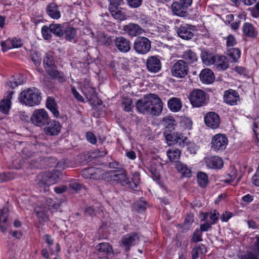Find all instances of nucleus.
Returning a JSON list of instances; mask_svg holds the SVG:
<instances>
[{
    "instance_id": "nucleus-36",
    "label": "nucleus",
    "mask_w": 259,
    "mask_h": 259,
    "mask_svg": "<svg viewBox=\"0 0 259 259\" xmlns=\"http://www.w3.org/2000/svg\"><path fill=\"white\" fill-rule=\"evenodd\" d=\"M111 15L117 21H121L126 19V15L121 8H118L115 10L109 11Z\"/></svg>"
},
{
    "instance_id": "nucleus-16",
    "label": "nucleus",
    "mask_w": 259,
    "mask_h": 259,
    "mask_svg": "<svg viewBox=\"0 0 259 259\" xmlns=\"http://www.w3.org/2000/svg\"><path fill=\"white\" fill-rule=\"evenodd\" d=\"M146 65L147 70L152 73H157L161 69V63L156 56H150L146 60Z\"/></svg>"
},
{
    "instance_id": "nucleus-56",
    "label": "nucleus",
    "mask_w": 259,
    "mask_h": 259,
    "mask_svg": "<svg viewBox=\"0 0 259 259\" xmlns=\"http://www.w3.org/2000/svg\"><path fill=\"white\" fill-rule=\"evenodd\" d=\"M209 218L212 221L211 224H214L219 219V213L216 210H213L209 213Z\"/></svg>"
},
{
    "instance_id": "nucleus-23",
    "label": "nucleus",
    "mask_w": 259,
    "mask_h": 259,
    "mask_svg": "<svg viewBox=\"0 0 259 259\" xmlns=\"http://www.w3.org/2000/svg\"><path fill=\"white\" fill-rule=\"evenodd\" d=\"M123 30L131 36H136L141 34L143 31L142 28L138 24L130 23L125 25Z\"/></svg>"
},
{
    "instance_id": "nucleus-28",
    "label": "nucleus",
    "mask_w": 259,
    "mask_h": 259,
    "mask_svg": "<svg viewBox=\"0 0 259 259\" xmlns=\"http://www.w3.org/2000/svg\"><path fill=\"white\" fill-rule=\"evenodd\" d=\"M167 106L171 111L177 112L181 110L182 103L181 100L178 98L172 97L168 100Z\"/></svg>"
},
{
    "instance_id": "nucleus-14",
    "label": "nucleus",
    "mask_w": 259,
    "mask_h": 259,
    "mask_svg": "<svg viewBox=\"0 0 259 259\" xmlns=\"http://www.w3.org/2000/svg\"><path fill=\"white\" fill-rule=\"evenodd\" d=\"M223 98L225 103L231 106L237 105L240 101L239 94L235 90L232 89L225 92Z\"/></svg>"
},
{
    "instance_id": "nucleus-4",
    "label": "nucleus",
    "mask_w": 259,
    "mask_h": 259,
    "mask_svg": "<svg viewBox=\"0 0 259 259\" xmlns=\"http://www.w3.org/2000/svg\"><path fill=\"white\" fill-rule=\"evenodd\" d=\"M43 64L46 71L51 78L57 79L60 82L66 81L64 74L57 69L53 58L51 55L46 54L43 59Z\"/></svg>"
},
{
    "instance_id": "nucleus-61",
    "label": "nucleus",
    "mask_w": 259,
    "mask_h": 259,
    "mask_svg": "<svg viewBox=\"0 0 259 259\" xmlns=\"http://www.w3.org/2000/svg\"><path fill=\"white\" fill-rule=\"evenodd\" d=\"M33 153L29 151L27 148H25L22 151V156L24 158H29L33 156Z\"/></svg>"
},
{
    "instance_id": "nucleus-40",
    "label": "nucleus",
    "mask_w": 259,
    "mask_h": 259,
    "mask_svg": "<svg viewBox=\"0 0 259 259\" xmlns=\"http://www.w3.org/2000/svg\"><path fill=\"white\" fill-rule=\"evenodd\" d=\"M227 54L232 59L233 62H237L240 57L241 52L238 48H230L227 50Z\"/></svg>"
},
{
    "instance_id": "nucleus-19",
    "label": "nucleus",
    "mask_w": 259,
    "mask_h": 259,
    "mask_svg": "<svg viewBox=\"0 0 259 259\" xmlns=\"http://www.w3.org/2000/svg\"><path fill=\"white\" fill-rule=\"evenodd\" d=\"M115 44L118 51L122 53H127L131 50V42L130 40L123 36L116 37Z\"/></svg>"
},
{
    "instance_id": "nucleus-43",
    "label": "nucleus",
    "mask_w": 259,
    "mask_h": 259,
    "mask_svg": "<svg viewBox=\"0 0 259 259\" xmlns=\"http://www.w3.org/2000/svg\"><path fill=\"white\" fill-rule=\"evenodd\" d=\"M30 58L36 66H38L41 63V58L40 54L35 51L32 52L30 54Z\"/></svg>"
},
{
    "instance_id": "nucleus-30",
    "label": "nucleus",
    "mask_w": 259,
    "mask_h": 259,
    "mask_svg": "<svg viewBox=\"0 0 259 259\" xmlns=\"http://www.w3.org/2000/svg\"><path fill=\"white\" fill-rule=\"evenodd\" d=\"M8 218V211L6 208H4L1 211L0 213V229L2 232H6L7 227V220Z\"/></svg>"
},
{
    "instance_id": "nucleus-57",
    "label": "nucleus",
    "mask_w": 259,
    "mask_h": 259,
    "mask_svg": "<svg viewBox=\"0 0 259 259\" xmlns=\"http://www.w3.org/2000/svg\"><path fill=\"white\" fill-rule=\"evenodd\" d=\"M92 167L83 169L81 171L82 176L85 179H92Z\"/></svg>"
},
{
    "instance_id": "nucleus-33",
    "label": "nucleus",
    "mask_w": 259,
    "mask_h": 259,
    "mask_svg": "<svg viewBox=\"0 0 259 259\" xmlns=\"http://www.w3.org/2000/svg\"><path fill=\"white\" fill-rule=\"evenodd\" d=\"M162 124L169 131H172L177 125V122L171 116H167L162 119Z\"/></svg>"
},
{
    "instance_id": "nucleus-53",
    "label": "nucleus",
    "mask_w": 259,
    "mask_h": 259,
    "mask_svg": "<svg viewBox=\"0 0 259 259\" xmlns=\"http://www.w3.org/2000/svg\"><path fill=\"white\" fill-rule=\"evenodd\" d=\"M122 0H110L109 10H115L120 8L119 6L121 5Z\"/></svg>"
},
{
    "instance_id": "nucleus-22",
    "label": "nucleus",
    "mask_w": 259,
    "mask_h": 259,
    "mask_svg": "<svg viewBox=\"0 0 259 259\" xmlns=\"http://www.w3.org/2000/svg\"><path fill=\"white\" fill-rule=\"evenodd\" d=\"M182 61H184L186 64H192L198 61V57L196 53L191 49L184 51L181 56Z\"/></svg>"
},
{
    "instance_id": "nucleus-8",
    "label": "nucleus",
    "mask_w": 259,
    "mask_h": 259,
    "mask_svg": "<svg viewBox=\"0 0 259 259\" xmlns=\"http://www.w3.org/2000/svg\"><path fill=\"white\" fill-rule=\"evenodd\" d=\"M151 48V41L146 37H138L134 43V49L139 54L144 55L148 53Z\"/></svg>"
},
{
    "instance_id": "nucleus-12",
    "label": "nucleus",
    "mask_w": 259,
    "mask_h": 259,
    "mask_svg": "<svg viewBox=\"0 0 259 259\" xmlns=\"http://www.w3.org/2000/svg\"><path fill=\"white\" fill-rule=\"evenodd\" d=\"M194 26L190 25H181L177 29L178 35L182 39H191L194 36Z\"/></svg>"
},
{
    "instance_id": "nucleus-15",
    "label": "nucleus",
    "mask_w": 259,
    "mask_h": 259,
    "mask_svg": "<svg viewBox=\"0 0 259 259\" xmlns=\"http://www.w3.org/2000/svg\"><path fill=\"white\" fill-rule=\"evenodd\" d=\"M96 248L97 256L100 258L107 257L109 255L113 253L112 246L107 242L99 243Z\"/></svg>"
},
{
    "instance_id": "nucleus-24",
    "label": "nucleus",
    "mask_w": 259,
    "mask_h": 259,
    "mask_svg": "<svg viewBox=\"0 0 259 259\" xmlns=\"http://www.w3.org/2000/svg\"><path fill=\"white\" fill-rule=\"evenodd\" d=\"M46 11L48 16L52 19H58L61 17L58 6L54 3L49 4L46 7Z\"/></svg>"
},
{
    "instance_id": "nucleus-38",
    "label": "nucleus",
    "mask_w": 259,
    "mask_h": 259,
    "mask_svg": "<svg viewBox=\"0 0 259 259\" xmlns=\"http://www.w3.org/2000/svg\"><path fill=\"white\" fill-rule=\"evenodd\" d=\"M108 172L99 168L92 167V179L96 180H99L105 179V176Z\"/></svg>"
},
{
    "instance_id": "nucleus-63",
    "label": "nucleus",
    "mask_w": 259,
    "mask_h": 259,
    "mask_svg": "<svg viewBox=\"0 0 259 259\" xmlns=\"http://www.w3.org/2000/svg\"><path fill=\"white\" fill-rule=\"evenodd\" d=\"M211 225L212 224L209 223L208 222H206L203 224H201L200 226V230L201 232H205L207 231L209 229H210L211 227Z\"/></svg>"
},
{
    "instance_id": "nucleus-44",
    "label": "nucleus",
    "mask_w": 259,
    "mask_h": 259,
    "mask_svg": "<svg viewBox=\"0 0 259 259\" xmlns=\"http://www.w3.org/2000/svg\"><path fill=\"white\" fill-rule=\"evenodd\" d=\"M98 41L101 45L108 46L111 42V38L105 34H100L98 36Z\"/></svg>"
},
{
    "instance_id": "nucleus-48",
    "label": "nucleus",
    "mask_w": 259,
    "mask_h": 259,
    "mask_svg": "<svg viewBox=\"0 0 259 259\" xmlns=\"http://www.w3.org/2000/svg\"><path fill=\"white\" fill-rule=\"evenodd\" d=\"M132 100L131 98H126L124 99L122 103V107L124 111L130 112L132 109Z\"/></svg>"
},
{
    "instance_id": "nucleus-31",
    "label": "nucleus",
    "mask_w": 259,
    "mask_h": 259,
    "mask_svg": "<svg viewBox=\"0 0 259 259\" xmlns=\"http://www.w3.org/2000/svg\"><path fill=\"white\" fill-rule=\"evenodd\" d=\"M166 154L169 161L171 162H178L181 155L180 150L176 148H170L166 151Z\"/></svg>"
},
{
    "instance_id": "nucleus-64",
    "label": "nucleus",
    "mask_w": 259,
    "mask_h": 259,
    "mask_svg": "<svg viewBox=\"0 0 259 259\" xmlns=\"http://www.w3.org/2000/svg\"><path fill=\"white\" fill-rule=\"evenodd\" d=\"M252 183L256 186H259V171L256 170L252 178Z\"/></svg>"
},
{
    "instance_id": "nucleus-50",
    "label": "nucleus",
    "mask_w": 259,
    "mask_h": 259,
    "mask_svg": "<svg viewBox=\"0 0 259 259\" xmlns=\"http://www.w3.org/2000/svg\"><path fill=\"white\" fill-rule=\"evenodd\" d=\"M51 29L50 26H44L41 28V33L44 38L46 40H49L51 38L52 35L51 34Z\"/></svg>"
},
{
    "instance_id": "nucleus-10",
    "label": "nucleus",
    "mask_w": 259,
    "mask_h": 259,
    "mask_svg": "<svg viewBox=\"0 0 259 259\" xmlns=\"http://www.w3.org/2000/svg\"><path fill=\"white\" fill-rule=\"evenodd\" d=\"M189 99L193 107H200L205 104L206 93L200 89L194 90L190 95Z\"/></svg>"
},
{
    "instance_id": "nucleus-1",
    "label": "nucleus",
    "mask_w": 259,
    "mask_h": 259,
    "mask_svg": "<svg viewBox=\"0 0 259 259\" xmlns=\"http://www.w3.org/2000/svg\"><path fill=\"white\" fill-rule=\"evenodd\" d=\"M136 106L140 113H149L152 115L158 116L162 111L163 102L157 95L150 94L138 100Z\"/></svg>"
},
{
    "instance_id": "nucleus-13",
    "label": "nucleus",
    "mask_w": 259,
    "mask_h": 259,
    "mask_svg": "<svg viewBox=\"0 0 259 259\" xmlns=\"http://www.w3.org/2000/svg\"><path fill=\"white\" fill-rule=\"evenodd\" d=\"M204 122L208 127L212 129L217 128L220 123V116L214 112H209L205 115Z\"/></svg>"
},
{
    "instance_id": "nucleus-51",
    "label": "nucleus",
    "mask_w": 259,
    "mask_h": 259,
    "mask_svg": "<svg viewBox=\"0 0 259 259\" xmlns=\"http://www.w3.org/2000/svg\"><path fill=\"white\" fill-rule=\"evenodd\" d=\"M13 42L11 41L10 39L6 40V41H3L1 43V47L3 52H6L8 50L13 48Z\"/></svg>"
},
{
    "instance_id": "nucleus-11",
    "label": "nucleus",
    "mask_w": 259,
    "mask_h": 259,
    "mask_svg": "<svg viewBox=\"0 0 259 259\" xmlns=\"http://www.w3.org/2000/svg\"><path fill=\"white\" fill-rule=\"evenodd\" d=\"M165 139L168 145L178 144L180 147L184 146V144L187 139L182 134L177 132L167 134L165 136Z\"/></svg>"
},
{
    "instance_id": "nucleus-46",
    "label": "nucleus",
    "mask_w": 259,
    "mask_h": 259,
    "mask_svg": "<svg viewBox=\"0 0 259 259\" xmlns=\"http://www.w3.org/2000/svg\"><path fill=\"white\" fill-rule=\"evenodd\" d=\"M35 211L39 224H43L44 222L48 220V217L45 211L36 210Z\"/></svg>"
},
{
    "instance_id": "nucleus-37",
    "label": "nucleus",
    "mask_w": 259,
    "mask_h": 259,
    "mask_svg": "<svg viewBox=\"0 0 259 259\" xmlns=\"http://www.w3.org/2000/svg\"><path fill=\"white\" fill-rule=\"evenodd\" d=\"M201 58L203 63L206 65H211L214 63L213 61H214L215 56H213L207 52L203 51L201 54Z\"/></svg>"
},
{
    "instance_id": "nucleus-25",
    "label": "nucleus",
    "mask_w": 259,
    "mask_h": 259,
    "mask_svg": "<svg viewBox=\"0 0 259 259\" xmlns=\"http://www.w3.org/2000/svg\"><path fill=\"white\" fill-rule=\"evenodd\" d=\"M213 61V64L219 71L225 70L229 67L228 61L224 56L216 55Z\"/></svg>"
},
{
    "instance_id": "nucleus-60",
    "label": "nucleus",
    "mask_w": 259,
    "mask_h": 259,
    "mask_svg": "<svg viewBox=\"0 0 259 259\" xmlns=\"http://www.w3.org/2000/svg\"><path fill=\"white\" fill-rule=\"evenodd\" d=\"M72 93L76 99L81 102H84V100L83 97L73 88H72Z\"/></svg>"
},
{
    "instance_id": "nucleus-2",
    "label": "nucleus",
    "mask_w": 259,
    "mask_h": 259,
    "mask_svg": "<svg viewBox=\"0 0 259 259\" xmlns=\"http://www.w3.org/2000/svg\"><path fill=\"white\" fill-rule=\"evenodd\" d=\"M107 174L110 175L114 180L120 182L122 186L133 190H138V186L140 184V177L139 173L136 172L134 174L132 181L127 176L125 170L122 168L118 170H111Z\"/></svg>"
},
{
    "instance_id": "nucleus-55",
    "label": "nucleus",
    "mask_w": 259,
    "mask_h": 259,
    "mask_svg": "<svg viewBox=\"0 0 259 259\" xmlns=\"http://www.w3.org/2000/svg\"><path fill=\"white\" fill-rule=\"evenodd\" d=\"M86 138L88 142L92 144H95L97 143V138L96 136L92 132H88L85 134Z\"/></svg>"
},
{
    "instance_id": "nucleus-42",
    "label": "nucleus",
    "mask_w": 259,
    "mask_h": 259,
    "mask_svg": "<svg viewBox=\"0 0 259 259\" xmlns=\"http://www.w3.org/2000/svg\"><path fill=\"white\" fill-rule=\"evenodd\" d=\"M83 94L87 98L91 100L96 97V91L93 88H87L83 90Z\"/></svg>"
},
{
    "instance_id": "nucleus-29",
    "label": "nucleus",
    "mask_w": 259,
    "mask_h": 259,
    "mask_svg": "<svg viewBox=\"0 0 259 259\" xmlns=\"http://www.w3.org/2000/svg\"><path fill=\"white\" fill-rule=\"evenodd\" d=\"M139 237L137 234H130L124 236L122 239L123 244L128 247L127 250H129V247L135 245L138 241Z\"/></svg>"
},
{
    "instance_id": "nucleus-6",
    "label": "nucleus",
    "mask_w": 259,
    "mask_h": 259,
    "mask_svg": "<svg viewBox=\"0 0 259 259\" xmlns=\"http://www.w3.org/2000/svg\"><path fill=\"white\" fill-rule=\"evenodd\" d=\"M49 119L48 113L44 109L35 110L31 117L32 123L34 125L39 127L45 125Z\"/></svg>"
},
{
    "instance_id": "nucleus-7",
    "label": "nucleus",
    "mask_w": 259,
    "mask_h": 259,
    "mask_svg": "<svg viewBox=\"0 0 259 259\" xmlns=\"http://www.w3.org/2000/svg\"><path fill=\"white\" fill-rule=\"evenodd\" d=\"M170 72L174 77L182 78L187 75L189 72V67L184 61L179 60L172 65Z\"/></svg>"
},
{
    "instance_id": "nucleus-21",
    "label": "nucleus",
    "mask_w": 259,
    "mask_h": 259,
    "mask_svg": "<svg viewBox=\"0 0 259 259\" xmlns=\"http://www.w3.org/2000/svg\"><path fill=\"white\" fill-rule=\"evenodd\" d=\"M188 8L182 5L181 3L175 2L171 5V10L174 14L179 17H186L188 16Z\"/></svg>"
},
{
    "instance_id": "nucleus-39",
    "label": "nucleus",
    "mask_w": 259,
    "mask_h": 259,
    "mask_svg": "<svg viewBox=\"0 0 259 259\" xmlns=\"http://www.w3.org/2000/svg\"><path fill=\"white\" fill-rule=\"evenodd\" d=\"M197 182L201 188H205L208 184V179L207 175L203 172H199L197 175Z\"/></svg>"
},
{
    "instance_id": "nucleus-47",
    "label": "nucleus",
    "mask_w": 259,
    "mask_h": 259,
    "mask_svg": "<svg viewBox=\"0 0 259 259\" xmlns=\"http://www.w3.org/2000/svg\"><path fill=\"white\" fill-rule=\"evenodd\" d=\"M202 241V232L198 229L195 230L193 233L191 241L196 243Z\"/></svg>"
},
{
    "instance_id": "nucleus-58",
    "label": "nucleus",
    "mask_w": 259,
    "mask_h": 259,
    "mask_svg": "<svg viewBox=\"0 0 259 259\" xmlns=\"http://www.w3.org/2000/svg\"><path fill=\"white\" fill-rule=\"evenodd\" d=\"M127 4L132 8H138L141 6L142 0H127Z\"/></svg>"
},
{
    "instance_id": "nucleus-27",
    "label": "nucleus",
    "mask_w": 259,
    "mask_h": 259,
    "mask_svg": "<svg viewBox=\"0 0 259 259\" xmlns=\"http://www.w3.org/2000/svg\"><path fill=\"white\" fill-rule=\"evenodd\" d=\"M46 107L52 112L55 117L57 118L60 116L57 103L53 97H48L47 98Z\"/></svg>"
},
{
    "instance_id": "nucleus-17",
    "label": "nucleus",
    "mask_w": 259,
    "mask_h": 259,
    "mask_svg": "<svg viewBox=\"0 0 259 259\" xmlns=\"http://www.w3.org/2000/svg\"><path fill=\"white\" fill-rule=\"evenodd\" d=\"M46 124L47 126L44 130L47 135L53 136L58 135L60 133L61 126L58 121L52 120L48 121Z\"/></svg>"
},
{
    "instance_id": "nucleus-18",
    "label": "nucleus",
    "mask_w": 259,
    "mask_h": 259,
    "mask_svg": "<svg viewBox=\"0 0 259 259\" xmlns=\"http://www.w3.org/2000/svg\"><path fill=\"white\" fill-rule=\"evenodd\" d=\"M14 91H12L6 94L4 99L0 101V111L5 114H8L11 107V99L14 94Z\"/></svg>"
},
{
    "instance_id": "nucleus-35",
    "label": "nucleus",
    "mask_w": 259,
    "mask_h": 259,
    "mask_svg": "<svg viewBox=\"0 0 259 259\" xmlns=\"http://www.w3.org/2000/svg\"><path fill=\"white\" fill-rule=\"evenodd\" d=\"M244 34L248 37H254L256 36L253 25L250 23H245L242 27Z\"/></svg>"
},
{
    "instance_id": "nucleus-54",
    "label": "nucleus",
    "mask_w": 259,
    "mask_h": 259,
    "mask_svg": "<svg viewBox=\"0 0 259 259\" xmlns=\"http://www.w3.org/2000/svg\"><path fill=\"white\" fill-rule=\"evenodd\" d=\"M135 207H136L137 210L139 212L144 211L146 208V203L145 201L139 200L136 202L135 204Z\"/></svg>"
},
{
    "instance_id": "nucleus-9",
    "label": "nucleus",
    "mask_w": 259,
    "mask_h": 259,
    "mask_svg": "<svg viewBox=\"0 0 259 259\" xmlns=\"http://www.w3.org/2000/svg\"><path fill=\"white\" fill-rule=\"evenodd\" d=\"M228 143V139L224 135L216 134L211 139V148L217 152H221L226 149Z\"/></svg>"
},
{
    "instance_id": "nucleus-34",
    "label": "nucleus",
    "mask_w": 259,
    "mask_h": 259,
    "mask_svg": "<svg viewBox=\"0 0 259 259\" xmlns=\"http://www.w3.org/2000/svg\"><path fill=\"white\" fill-rule=\"evenodd\" d=\"M65 26L60 24H51L50 28L52 33L57 36H62L65 32Z\"/></svg>"
},
{
    "instance_id": "nucleus-5",
    "label": "nucleus",
    "mask_w": 259,
    "mask_h": 259,
    "mask_svg": "<svg viewBox=\"0 0 259 259\" xmlns=\"http://www.w3.org/2000/svg\"><path fill=\"white\" fill-rule=\"evenodd\" d=\"M19 100L21 104L26 106H36L40 102V93L35 88H28L21 93Z\"/></svg>"
},
{
    "instance_id": "nucleus-26",
    "label": "nucleus",
    "mask_w": 259,
    "mask_h": 259,
    "mask_svg": "<svg viewBox=\"0 0 259 259\" xmlns=\"http://www.w3.org/2000/svg\"><path fill=\"white\" fill-rule=\"evenodd\" d=\"M199 77L201 81L205 83H211L214 80V76L212 71L208 68L202 70Z\"/></svg>"
},
{
    "instance_id": "nucleus-52",
    "label": "nucleus",
    "mask_w": 259,
    "mask_h": 259,
    "mask_svg": "<svg viewBox=\"0 0 259 259\" xmlns=\"http://www.w3.org/2000/svg\"><path fill=\"white\" fill-rule=\"evenodd\" d=\"M248 10L253 17L258 18L259 17V1L253 7L249 8Z\"/></svg>"
},
{
    "instance_id": "nucleus-3",
    "label": "nucleus",
    "mask_w": 259,
    "mask_h": 259,
    "mask_svg": "<svg viewBox=\"0 0 259 259\" xmlns=\"http://www.w3.org/2000/svg\"><path fill=\"white\" fill-rule=\"evenodd\" d=\"M61 173L58 170H53L51 172H44L39 175L37 177V184L40 188V191L47 192L49 187L57 183L59 181Z\"/></svg>"
},
{
    "instance_id": "nucleus-45",
    "label": "nucleus",
    "mask_w": 259,
    "mask_h": 259,
    "mask_svg": "<svg viewBox=\"0 0 259 259\" xmlns=\"http://www.w3.org/2000/svg\"><path fill=\"white\" fill-rule=\"evenodd\" d=\"M46 204L48 209L51 210H57L60 206V204L58 203L50 198L46 199Z\"/></svg>"
},
{
    "instance_id": "nucleus-32",
    "label": "nucleus",
    "mask_w": 259,
    "mask_h": 259,
    "mask_svg": "<svg viewBox=\"0 0 259 259\" xmlns=\"http://www.w3.org/2000/svg\"><path fill=\"white\" fill-rule=\"evenodd\" d=\"M175 167L183 176L188 178L191 177V170L186 164L178 162L176 163Z\"/></svg>"
},
{
    "instance_id": "nucleus-20",
    "label": "nucleus",
    "mask_w": 259,
    "mask_h": 259,
    "mask_svg": "<svg viewBox=\"0 0 259 259\" xmlns=\"http://www.w3.org/2000/svg\"><path fill=\"white\" fill-rule=\"evenodd\" d=\"M206 166L210 168L221 169L223 166V161L219 156H213L205 158Z\"/></svg>"
},
{
    "instance_id": "nucleus-59",
    "label": "nucleus",
    "mask_w": 259,
    "mask_h": 259,
    "mask_svg": "<svg viewBox=\"0 0 259 259\" xmlns=\"http://www.w3.org/2000/svg\"><path fill=\"white\" fill-rule=\"evenodd\" d=\"M69 187L72 190H74L76 192H77L81 190L82 186L80 184L76 182H74L71 183L69 184Z\"/></svg>"
},
{
    "instance_id": "nucleus-49",
    "label": "nucleus",
    "mask_w": 259,
    "mask_h": 259,
    "mask_svg": "<svg viewBox=\"0 0 259 259\" xmlns=\"http://www.w3.org/2000/svg\"><path fill=\"white\" fill-rule=\"evenodd\" d=\"M226 39V44L228 49L233 48L235 45L237 44V40L235 36L233 35H229L225 38Z\"/></svg>"
},
{
    "instance_id": "nucleus-62",
    "label": "nucleus",
    "mask_w": 259,
    "mask_h": 259,
    "mask_svg": "<svg viewBox=\"0 0 259 259\" xmlns=\"http://www.w3.org/2000/svg\"><path fill=\"white\" fill-rule=\"evenodd\" d=\"M85 215L93 216L96 215L95 209L91 206L87 207L84 210Z\"/></svg>"
},
{
    "instance_id": "nucleus-41",
    "label": "nucleus",
    "mask_w": 259,
    "mask_h": 259,
    "mask_svg": "<svg viewBox=\"0 0 259 259\" xmlns=\"http://www.w3.org/2000/svg\"><path fill=\"white\" fill-rule=\"evenodd\" d=\"M65 38L69 41L73 39L76 36V29L72 27L68 26L65 28Z\"/></svg>"
}]
</instances>
